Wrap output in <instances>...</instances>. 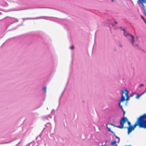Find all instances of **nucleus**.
Listing matches in <instances>:
<instances>
[{
	"instance_id": "1",
	"label": "nucleus",
	"mask_w": 146,
	"mask_h": 146,
	"mask_svg": "<svg viewBox=\"0 0 146 146\" xmlns=\"http://www.w3.org/2000/svg\"><path fill=\"white\" fill-rule=\"evenodd\" d=\"M143 117L141 116L137 119L136 122L133 126H130L127 127V133L129 134L137 126L139 128L146 129V119L145 121L143 120Z\"/></svg>"
},
{
	"instance_id": "3",
	"label": "nucleus",
	"mask_w": 146,
	"mask_h": 146,
	"mask_svg": "<svg viewBox=\"0 0 146 146\" xmlns=\"http://www.w3.org/2000/svg\"><path fill=\"white\" fill-rule=\"evenodd\" d=\"M137 2L139 5H142L145 14L146 16V0H138Z\"/></svg>"
},
{
	"instance_id": "10",
	"label": "nucleus",
	"mask_w": 146,
	"mask_h": 146,
	"mask_svg": "<svg viewBox=\"0 0 146 146\" xmlns=\"http://www.w3.org/2000/svg\"><path fill=\"white\" fill-rule=\"evenodd\" d=\"M116 141H114L111 143V145H114L116 143Z\"/></svg>"
},
{
	"instance_id": "17",
	"label": "nucleus",
	"mask_w": 146,
	"mask_h": 146,
	"mask_svg": "<svg viewBox=\"0 0 146 146\" xmlns=\"http://www.w3.org/2000/svg\"><path fill=\"white\" fill-rule=\"evenodd\" d=\"M144 86V85L143 84H141L140 85V86Z\"/></svg>"
},
{
	"instance_id": "18",
	"label": "nucleus",
	"mask_w": 146,
	"mask_h": 146,
	"mask_svg": "<svg viewBox=\"0 0 146 146\" xmlns=\"http://www.w3.org/2000/svg\"><path fill=\"white\" fill-rule=\"evenodd\" d=\"M125 114V111H124L123 112V114L124 115Z\"/></svg>"
},
{
	"instance_id": "6",
	"label": "nucleus",
	"mask_w": 146,
	"mask_h": 146,
	"mask_svg": "<svg viewBox=\"0 0 146 146\" xmlns=\"http://www.w3.org/2000/svg\"><path fill=\"white\" fill-rule=\"evenodd\" d=\"M141 116H142V117H143V120L145 121V119H146V113H145L143 114V115Z\"/></svg>"
},
{
	"instance_id": "13",
	"label": "nucleus",
	"mask_w": 146,
	"mask_h": 146,
	"mask_svg": "<svg viewBox=\"0 0 146 146\" xmlns=\"http://www.w3.org/2000/svg\"><path fill=\"white\" fill-rule=\"evenodd\" d=\"M138 96V94H137V96L136 97V98L138 99L139 98L140 96Z\"/></svg>"
},
{
	"instance_id": "20",
	"label": "nucleus",
	"mask_w": 146,
	"mask_h": 146,
	"mask_svg": "<svg viewBox=\"0 0 146 146\" xmlns=\"http://www.w3.org/2000/svg\"><path fill=\"white\" fill-rule=\"evenodd\" d=\"M129 146H131V145H129Z\"/></svg>"
},
{
	"instance_id": "9",
	"label": "nucleus",
	"mask_w": 146,
	"mask_h": 146,
	"mask_svg": "<svg viewBox=\"0 0 146 146\" xmlns=\"http://www.w3.org/2000/svg\"><path fill=\"white\" fill-rule=\"evenodd\" d=\"M43 90L44 91L45 93L46 92V87H44L43 88Z\"/></svg>"
},
{
	"instance_id": "4",
	"label": "nucleus",
	"mask_w": 146,
	"mask_h": 146,
	"mask_svg": "<svg viewBox=\"0 0 146 146\" xmlns=\"http://www.w3.org/2000/svg\"><path fill=\"white\" fill-rule=\"evenodd\" d=\"M126 121H128V119L126 117H123L121 118L120 121V124L121 126H115V127H117L120 129H122L124 127V123L126 122Z\"/></svg>"
},
{
	"instance_id": "11",
	"label": "nucleus",
	"mask_w": 146,
	"mask_h": 146,
	"mask_svg": "<svg viewBox=\"0 0 146 146\" xmlns=\"http://www.w3.org/2000/svg\"><path fill=\"white\" fill-rule=\"evenodd\" d=\"M141 17L143 19V21H144V22L146 24V21L145 20L144 18V17L143 16H141Z\"/></svg>"
},
{
	"instance_id": "7",
	"label": "nucleus",
	"mask_w": 146,
	"mask_h": 146,
	"mask_svg": "<svg viewBox=\"0 0 146 146\" xmlns=\"http://www.w3.org/2000/svg\"><path fill=\"white\" fill-rule=\"evenodd\" d=\"M108 130L109 131H110V132H112V133H113L114 135H115V133L114 132H113V131H111V129L110 128H109L108 129Z\"/></svg>"
},
{
	"instance_id": "14",
	"label": "nucleus",
	"mask_w": 146,
	"mask_h": 146,
	"mask_svg": "<svg viewBox=\"0 0 146 146\" xmlns=\"http://www.w3.org/2000/svg\"><path fill=\"white\" fill-rule=\"evenodd\" d=\"M70 49H74V47L72 46H71L70 47Z\"/></svg>"
},
{
	"instance_id": "5",
	"label": "nucleus",
	"mask_w": 146,
	"mask_h": 146,
	"mask_svg": "<svg viewBox=\"0 0 146 146\" xmlns=\"http://www.w3.org/2000/svg\"><path fill=\"white\" fill-rule=\"evenodd\" d=\"M123 31H124V35L125 36H126L127 35H129V36H130L131 37V43L133 45V46H135L133 44V43L134 42V40H133V39H134L133 36V35H132L131 34H129L124 30H123Z\"/></svg>"
},
{
	"instance_id": "16",
	"label": "nucleus",
	"mask_w": 146,
	"mask_h": 146,
	"mask_svg": "<svg viewBox=\"0 0 146 146\" xmlns=\"http://www.w3.org/2000/svg\"><path fill=\"white\" fill-rule=\"evenodd\" d=\"M109 125H112V126H113L114 127H115V126H114V125L113 124H112V123H109Z\"/></svg>"
},
{
	"instance_id": "19",
	"label": "nucleus",
	"mask_w": 146,
	"mask_h": 146,
	"mask_svg": "<svg viewBox=\"0 0 146 146\" xmlns=\"http://www.w3.org/2000/svg\"><path fill=\"white\" fill-rule=\"evenodd\" d=\"M115 23L116 24V23H116V22H115Z\"/></svg>"
},
{
	"instance_id": "2",
	"label": "nucleus",
	"mask_w": 146,
	"mask_h": 146,
	"mask_svg": "<svg viewBox=\"0 0 146 146\" xmlns=\"http://www.w3.org/2000/svg\"><path fill=\"white\" fill-rule=\"evenodd\" d=\"M124 92H123L122 93V95L119 104V106L121 108L122 110H123V106L121 104V102L124 101L125 100L127 101L129 100L128 93L129 92L126 89H125L124 90Z\"/></svg>"
},
{
	"instance_id": "15",
	"label": "nucleus",
	"mask_w": 146,
	"mask_h": 146,
	"mask_svg": "<svg viewBox=\"0 0 146 146\" xmlns=\"http://www.w3.org/2000/svg\"><path fill=\"white\" fill-rule=\"evenodd\" d=\"M135 94V93H132L130 96V97H132L134 96V95Z\"/></svg>"
},
{
	"instance_id": "8",
	"label": "nucleus",
	"mask_w": 146,
	"mask_h": 146,
	"mask_svg": "<svg viewBox=\"0 0 146 146\" xmlns=\"http://www.w3.org/2000/svg\"><path fill=\"white\" fill-rule=\"evenodd\" d=\"M115 137L116 139H118V141H117V143H119L120 141V138L118 137H117L116 135H115Z\"/></svg>"
},
{
	"instance_id": "12",
	"label": "nucleus",
	"mask_w": 146,
	"mask_h": 146,
	"mask_svg": "<svg viewBox=\"0 0 146 146\" xmlns=\"http://www.w3.org/2000/svg\"><path fill=\"white\" fill-rule=\"evenodd\" d=\"M127 121V123H128V125L129 126H131V123H130V122L129 121Z\"/></svg>"
}]
</instances>
